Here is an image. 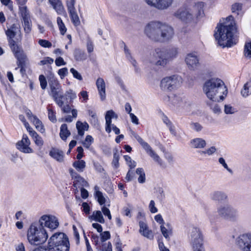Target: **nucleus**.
I'll list each match as a JSON object with an SVG mask.
<instances>
[{"label": "nucleus", "instance_id": "nucleus-1", "mask_svg": "<svg viewBox=\"0 0 251 251\" xmlns=\"http://www.w3.org/2000/svg\"><path fill=\"white\" fill-rule=\"evenodd\" d=\"M144 33L151 40L160 43L168 41L174 34L172 27L158 21L148 23L145 27Z\"/></svg>", "mask_w": 251, "mask_h": 251}, {"label": "nucleus", "instance_id": "nucleus-2", "mask_svg": "<svg viewBox=\"0 0 251 251\" xmlns=\"http://www.w3.org/2000/svg\"><path fill=\"white\" fill-rule=\"evenodd\" d=\"M233 16L230 15L226 19L225 24L217 25V31L214 34V36L220 46L230 47L235 44L233 41L236 27L233 25Z\"/></svg>", "mask_w": 251, "mask_h": 251}, {"label": "nucleus", "instance_id": "nucleus-3", "mask_svg": "<svg viewBox=\"0 0 251 251\" xmlns=\"http://www.w3.org/2000/svg\"><path fill=\"white\" fill-rule=\"evenodd\" d=\"M203 90L207 97L213 101L223 100L227 92L224 82L218 78H212L206 81Z\"/></svg>", "mask_w": 251, "mask_h": 251}, {"label": "nucleus", "instance_id": "nucleus-4", "mask_svg": "<svg viewBox=\"0 0 251 251\" xmlns=\"http://www.w3.org/2000/svg\"><path fill=\"white\" fill-rule=\"evenodd\" d=\"M69 238L63 232H56L49 239L47 246L38 247L33 251H69Z\"/></svg>", "mask_w": 251, "mask_h": 251}, {"label": "nucleus", "instance_id": "nucleus-5", "mask_svg": "<svg viewBox=\"0 0 251 251\" xmlns=\"http://www.w3.org/2000/svg\"><path fill=\"white\" fill-rule=\"evenodd\" d=\"M48 238L47 231L39 223L30 225L27 231V239L30 244L39 246L45 243Z\"/></svg>", "mask_w": 251, "mask_h": 251}, {"label": "nucleus", "instance_id": "nucleus-6", "mask_svg": "<svg viewBox=\"0 0 251 251\" xmlns=\"http://www.w3.org/2000/svg\"><path fill=\"white\" fill-rule=\"evenodd\" d=\"M48 79L50 89V96L53 98L56 103L61 105L62 102L59 99H63L64 95L60 83L53 74H50Z\"/></svg>", "mask_w": 251, "mask_h": 251}, {"label": "nucleus", "instance_id": "nucleus-7", "mask_svg": "<svg viewBox=\"0 0 251 251\" xmlns=\"http://www.w3.org/2000/svg\"><path fill=\"white\" fill-rule=\"evenodd\" d=\"M182 82L181 77L173 75L163 78L160 82V88L164 91H172L179 87Z\"/></svg>", "mask_w": 251, "mask_h": 251}, {"label": "nucleus", "instance_id": "nucleus-8", "mask_svg": "<svg viewBox=\"0 0 251 251\" xmlns=\"http://www.w3.org/2000/svg\"><path fill=\"white\" fill-rule=\"evenodd\" d=\"M218 215L226 220L236 221L239 216L238 211L229 204L220 205L217 208Z\"/></svg>", "mask_w": 251, "mask_h": 251}, {"label": "nucleus", "instance_id": "nucleus-9", "mask_svg": "<svg viewBox=\"0 0 251 251\" xmlns=\"http://www.w3.org/2000/svg\"><path fill=\"white\" fill-rule=\"evenodd\" d=\"M20 32V27L16 25L13 24L9 28L5 31V34L7 37L9 46L13 53L19 51L23 50L21 48L16 44L14 38L16 35Z\"/></svg>", "mask_w": 251, "mask_h": 251}, {"label": "nucleus", "instance_id": "nucleus-10", "mask_svg": "<svg viewBox=\"0 0 251 251\" xmlns=\"http://www.w3.org/2000/svg\"><path fill=\"white\" fill-rule=\"evenodd\" d=\"M190 236L194 251H204L203 247V237L200 229L197 227H193Z\"/></svg>", "mask_w": 251, "mask_h": 251}, {"label": "nucleus", "instance_id": "nucleus-11", "mask_svg": "<svg viewBox=\"0 0 251 251\" xmlns=\"http://www.w3.org/2000/svg\"><path fill=\"white\" fill-rule=\"evenodd\" d=\"M134 137L137 140L142 148L145 150L147 153L150 155L154 161L156 162L159 165L162 164V160L158 155V154L152 149L150 145L144 141L143 139L138 135L134 133Z\"/></svg>", "mask_w": 251, "mask_h": 251}, {"label": "nucleus", "instance_id": "nucleus-12", "mask_svg": "<svg viewBox=\"0 0 251 251\" xmlns=\"http://www.w3.org/2000/svg\"><path fill=\"white\" fill-rule=\"evenodd\" d=\"M167 55L165 50L160 48L155 49L152 54L155 60L153 63L156 66L162 67L166 66L169 62Z\"/></svg>", "mask_w": 251, "mask_h": 251}, {"label": "nucleus", "instance_id": "nucleus-13", "mask_svg": "<svg viewBox=\"0 0 251 251\" xmlns=\"http://www.w3.org/2000/svg\"><path fill=\"white\" fill-rule=\"evenodd\" d=\"M43 227L46 226L54 229L58 227L59 222L57 218L52 215H44L41 217L38 222Z\"/></svg>", "mask_w": 251, "mask_h": 251}, {"label": "nucleus", "instance_id": "nucleus-14", "mask_svg": "<svg viewBox=\"0 0 251 251\" xmlns=\"http://www.w3.org/2000/svg\"><path fill=\"white\" fill-rule=\"evenodd\" d=\"M236 242L243 251H251V233L239 235L237 238Z\"/></svg>", "mask_w": 251, "mask_h": 251}, {"label": "nucleus", "instance_id": "nucleus-15", "mask_svg": "<svg viewBox=\"0 0 251 251\" xmlns=\"http://www.w3.org/2000/svg\"><path fill=\"white\" fill-rule=\"evenodd\" d=\"M175 16L185 23H190L194 19L193 14L189 9L180 8L177 10L174 14Z\"/></svg>", "mask_w": 251, "mask_h": 251}, {"label": "nucleus", "instance_id": "nucleus-16", "mask_svg": "<svg viewBox=\"0 0 251 251\" xmlns=\"http://www.w3.org/2000/svg\"><path fill=\"white\" fill-rule=\"evenodd\" d=\"M15 57L17 58V64L18 67L15 68L17 70L18 68H20V73L22 75H24L25 73V61L27 57L24 51L23 50L19 51L14 53Z\"/></svg>", "mask_w": 251, "mask_h": 251}, {"label": "nucleus", "instance_id": "nucleus-17", "mask_svg": "<svg viewBox=\"0 0 251 251\" xmlns=\"http://www.w3.org/2000/svg\"><path fill=\"white\" fill-rule=\"evenodd\" d=\"M150 6L159 10H164L170 7L173 0H145Z\"/></svg>", "mask_w": 251, "mask_h": 251}, {"label": "nucleus", "instance_id": "nucleus-18", "mask_svg": "<svg viewBox=\"0 0 251 251\" xmlns=\"http://www.w3.org/2000/svg\"><path fill=\"white\" fill-rule=\"evenodd\" d=\"M185 61L189 69L190 70H196L200 65L199 57L196 52L187 54Z\"/></svg>", "mask_w": 251, "mask_h": 251}, {"label": "nucleus", "instance_id": "nucleus-19", "mask_svg": "<svg viewBox=\"0 0 251 251\" xmlns=\"http://www.w3.org/2000/svg\"><path fill=\"white\" fill-rule=\"evenodd\" d=\"M30 144V142L27 136L24 134L22 139L17 143L16 147L18 150L24 153H31L33 152V150L29 147Z\"/></svg>", "mask_w": 251, "mask_h": 251}, {"label": "nucleus", "instance_id": "nucleus-20", "mask_svg": "<svg viewBox=\"0 0 251 251\" xmlns=\"http://www.w3.org/2000/svg\"><path fill=\"white\" fill-rule=\"evenodd\" d=\"M118 117V115L112 110L106 112L105 117L106 121L105 131L107 133H109L111 131V127L113 125L112 124V119L115 118L117 119Z\"/></svg>", "mask_w": 251, "mask_h": 251}, {"label": "nucleus", "instance_id": "nucleus-21", "mask_svg": "<svg viewBox=\"0 0 251 251\" xmlns=\"http://www.w3.org/2000/svg\"><path fill=\"white\" fill-rule=\"evenodd\" d=\"M96 86L102 101L106 99L105 83L102 78L99 77L96 81Z\"/></svg>", "mask_w": 251, "mask_h": 251}, {"label": "nucleus", "instance_id": "nucleus-22", "mask_svg": "<svg viewBox=\"0 0 251 251\" xmlns=\"http://www.w3.org/2000/svg\"><path fill=\"white\" fill-rule=\"evenodd\" d=\"M203 6L204 3L203 2H198L189 10L193 14L194 17H196L198 18L202 16L203 14Z\"/></svg>", "mask_w": 251, "mask_h": 251}, {"label": "nucleus", "instance_id": "nucleus-23", "mask_svg": "<svg viewBox=\"0 0 251 251\" xmlns=\"http://www.w3.org/2000/svg\"><path fill=\"white\" fill-rule=\"evenodd\" d=\"M49 1L58 14L62 15L65 13L61 0H49Z\"/></svg>", "mask_w": 251, "mask_h": 251}, {"label": "nucleus", "instance_id": "nucleus-24", "mask_svg": "<svg viewBox=\"0 0 251 251\" xmlns=\"http://www.w3.org/2000/svg\"><path fill=\"white\" fill-rule=\"evenodd\" d=\"M210 198L213 201L221 202L227 199V195L224 192L216 191L210 194Z\"/></svg>", "mask_w": 251, "mask_h": 251}, {"label": "nucleus", "instance_id": "nucleus-25", "mask_svg": "<svg viewBox=\"0 0 251 251\" xmlns=\"http://www.w3.org/2000/svg\"><path fill=\"white\" fill-rule=\"evenodd\" d=\"M139 225L140 226V233L145 237L150 238L152 236V232L151 230H149L147 224L143 221H140L139 222Z\"/></svg>", "mask_w": 251, "mask_h": 251}, {"label": "nucleus", "instance_id": "nucleus-26", "mask_svg": "<svg viewBox=\"0 0 251 251\" xmlns=\"http://www.w3.org/2000/svg\"><path fill=\"white\" fill-rule=\"evenodd\" d=\"M50 155L56 161L62 162L63 161L64 153L58 149H52L49 153Z\"/></svg>", "mask_w": 251, "mask_h": 251}, {"label": "nucleus", "instance_id": "nucleus-27", "mask_svg": "<svg viewBox=\"0 0 251 251\" xmlns=\"http://www.w3.org/2000/svg\"><path fill=\"white\" fill-rule=\"evenodd\" d=\"M232 13L239 18L241 17L243 14V5L241 3H235L231 6Z\"/></svg>", "mask_w": 251, "mask_h": 251}, {"label": "nucleus", "instance_id": "nucleus-28", "mask_svg": "<svg viewBox=\"0 0 251 251\" xmlns=\"http://www.w3.org/2000/svg\"><path fill=\"white\" fill-rule=\"evenodd\" d=\"M89 127V125L86 122L82 123L80 121H77L76 123V127L78 131V134L81 136L84 135V131L88 130Z\"/></svg>", "mask_w": 251, "mask_h": 251}, {"label": "nucleus", "instance_id": "nucleus-29", "mask_svg": "<svg viewBox=\"0 0 251 251\" xmlns=\"http://www.w3.org/2000/svg\"><path fill=\"white\" fill-rule=\"evenodd\" d=\"M192 147L197 149L204 148L206 145L205 141L201 138H197L191 141Z\"/></svg>", "mask_w": 251, "mask_h": 251}, {"label": "nucleus", "instance_id": "nucleus-30", "mask_svg": "<svg viewBox=\"0 0 251 251\" xmlns=\"http://www.w3.org/2000/svg\"><path fill=\"white\" fill-rule=\"evenodd\" d=\"M74 56L75 59L78 61H82L87 59V54L84 51L79 49H76L74 51Z\"/></svg>", "mask_w": 251, "mask_h": 251}, {"label": "nucleus", "instance_id": "nucleus-31", "mask_svg": "<svg viewBox=\"0 0 251 251\" xmlns=\"http://www.w3.org/2000/svg\"><path fill=\"white\" fill-rule=\"evenodd\" d=\"M71 135V132L68 130L67 124H63L60 127L59 135L61 139L66 141Z\"/></svg>", "mask_w": 251, "mask_h": 251}, {"label": "nucleus", "instance_id": "nucleus-32", "mask_svg": "<svg viewBox=\"0 0 251 251\" xmlns=\"http://www.w3.org/2000/svg\"><path fill=\"white\" fill-rule=\"evenodd\" d=\"M89 218L101 224H103L105 222L102 213L99 210L94 211L92 215L89 217Z\"/></svg>", "mask_w": 251, "mask_h": 251}, {"label": "nucleus", "instance_id": "nucleus-33", "mask_svg": "<svg viewBox=\"0 0 251 251\" xmlns=\"http://www.w3.org/2000/svg\"><path fill=\"white\" fill-rule=\"evenodd\" d=\"M88 185V183L81 176L74 180L73 184L74 187H75L76 189L87 187Z\"/></svg>", "mask_w": 251, "mask_h": 251}, {"label": "nucleus", "instance_id": "nucleus-34", "mask_svg": "<svg viewBox=\"0 0 251 251\" xmlns=\"http://www.w3.org/2000/svg\"><path fill=\"white\" fill-rule=\"evenodd\" d=\"M94 189L95 191V196L98 202L101 205L104 204L105 202V199L103 197L102 192L99 191V187L96 185L95 186Z\"/></svg>", "mask_w": 251, "mask_h": 251}, {"label": "nucleus", "instance_id": "nucleus-35", "mask_svg": "<svg viewBox=\"0 0 251 251\" xmlns=\"http://www.w3.org/2000/svg\"><path fill=\"white\" fill-rule=\"evenodd\" d=\"M34 125L36 128L41 133H44L45 129L42 122L37 118V117L34 116L33 119L30 121Z\"/></svg>", "mask_w": 251, "mask_h": 251}, {"label": "nucleus", "instance_id": "nucleus-36", "mask_svg": "<svg viewBox=\"0 0 251 251\" xmlns=\"http://www.w3.org/2000/svg\"><path fill=\"white\" fill-rule=\"evenodd\" d=\"M167 57L169 61L176 57L178 54V49L176 47H172L168 50H166Z\"/></svg>", "mask_w": 251, "mask_h": 251}, {"label": "nucleus", "instance_id": "nucleus-37", "mask_svg": "<svg viewBox=\"0 0 251 251\" xmlns=\"http://www.w3.org/2000/svg\"><path fill=\"white\" fill-rule=\"evenodd\" d=\"M73 166L78 172H82L86 167L85 162L83 160L75 161Z\"/></svg>", "mask_w": 251, "mask_h": 251}, {"label": "nucleus", "instance_id": "nucleus-38", "mask_svg": "<svg viewBox=\"0 0 251 251\" xmlns=\"http://www.w3.org/2000/svg\"><path fill=\"white\" fill-rule=\"evenodd\" d=\"M19 9L23 21L30 19L29 12L26 6H20Z\"/></svg>", "mask_w": 251, "mask_h": 251}, {"label": "nucleus", "instance_id": "nucleus-39", "mask_svg": "<svg viewBox=\"0 0 251 251\" xmlns=\"http://www.w3.org/2000/svg\"><path fill=\"white\" fill-rule=\"evenodd\" d=\"M69 14L72 22L73 23L74 25L75 26L79 25L80 24V21L76 11H75L72 13H69Z\"/></svg>", "mask_w": 251, "mask_h": 251}, {"label": "nucleus", "instance_id": "nucleus-40", "mask_svg": "<svg viewBox=\"0 0 251 251\" xmlns=\"http://www.w3.org/2000/svg\"><path fill=\"white\" fill-rule=\"evenodd\" d=\"M57 23L60 32L62 35H64L67 31V28L63 22L61 18L58 17L57 18Z\"/></svg>", "mask_w": 251, "mask_h": 251}, {"label": "nucleus", "instance_id": "nucleus-41", "mask_svg": "<svg viewBox=\"0 0 251 251\" xmlns=\"http://www.w3.org/2000/svg\"><path fill=\"white\" fill-rule=\"evenodd\" d=\"M75 0H68L66 1V6L68 11L69 13L76 11L75 7Z\"/></svg>", "mask_w": 251, "mask_h": 251}, {"label": "nucleus", "instance_id": "nucleus-42", "mask_svg": "<svg viewBox=\"0 0 251 251\" xmlns=\"http://www.w3.org/2000/svg\"><path fill=\"white\" fill-rule=\"evenodd\" d=\"M119 155L118 153V150H115V151H114V154H113V159L112 164V165L116 169L118 168L119 166Z\"/></svg>", "mask_w": 251, "mask_h": 251}, {"label": "nucleus", "instance_id": "nucleus-43", "mask_svg": "<svg viewBox=\"0 0 251 251\" xmlns=\"http://www.w3.org/2000/svg\"><path fill=\"white\" fill-rule=\"evenodd\" d=\"M24 30L26 33H29L32 28L31 21L30 19L23 21Z\"/></svg>", "mask_w": 251, "mask_h": 251}, {"label": "nucleus", "instance_id": "nucleus-44", "mask_svg": "<svg viewBox=\"0 0 251 251\" xmlns=\"http://www.w3.org/2000/svg\"><path fill=\"white\" fill-rule=\"evenodd\" d=\"M160 230L162 234L164 237L167 240L170 239V235L172 234V231L171 230L167 229L164 225L160 226Z\"/></svg>", "mask_w": 251, "mask_h": 251}, {"label": "nucleus", "instance_id": "nucleus-45", "mask_svg": "<svg viewBox=\"0 0 251 251\" xmlns=\"http://www.w3.org/2000/svg\"><path fill=\"white\" fill-rule=\"evenodd\" d=\"M48 118L49 120L53 123L56 122L57 120L56 118V112L52 109L48 108Z\"/></svg>", "mask_w": 251, "mask_h": 251}, {"label": "nucleus", "instance_id": "nucleus-46", "mask_svg": "<svg viewBox=\"0 0 251 251\" xmlns=\"http://www.w3.org/2000/svg\"><path fill=\"white\" fill-rule=\"evenodd\" d=\"M62 99H59V100L62 102V103L61 104V105H59L58 103H56V104L61 108L62 111L64 113H70L71 110V107L70 106V105L69 104L64 105V101H63Z\"/></svg>", "mask_w": 251, "mask_h": 251}, {"label": "nucleus", "instance_id": "nucleus-47", "mask_svg": "<svg viewBox=\"0 0 251 251\" xmlns=\"http://www.w3.org/2000/svg\"><path fill=\"white\" fill-rule=\"evenodd\" d=\"M124 158L127 162L128 166L130 167V169H132L136 167V162L134 160H132L131 157L129 156L125 155Z\"/></svg>", "mask_w": 251, "mask_h": 251}, {"label": "nucleus", "instance_id": "nucleus-48", "mask_svg": "<svg viewBox=\"0 0 251 251\" xmlns=\"http://www.w3.org/2000/svg\"><path fill=\"white\" fill-rule=\"evenodd\" d=\"M216 151V149L215 147L212 146L210 148L204 151H198V152L201 155H203L205 154H207L208 155H211L213 154Z\"/></svg>", "mask_w": 251, "mask_h": 251}, {"label": "nucleus", "instance_id": "nucleus-49", "mask_svg": "<svg viewBox=\"0 0 251 251\" xmlns=\"http://www.w3.org/2000/svg\"><path fill=\"white\" fill-rule=\"evenodd\" d=\"M39 80L41 88L43 90H45L47 86V81L45 76L43 75H40Z\"/></svg>", "mask_w": 251, "mask_h": 251}, {"label": "nucleus", "instance_id": "nucleus-50", "mask_svg": "<svg viewBox=\"0 0 251 251\" xmlns=\"http://www.w3.org/2000/svg\"><path fill=\"white\" fill-rule=\"evenodd\" d=\"M244 54L246 57L251 58V43H248L245 44Z\"/></svg>", "mask_w": 251, "mask_h": 251}, {"label": "nucleus", "instance_id": "nucleus-51", "mask_svg": "<svg viewBox=\"0 0 251 251\" xmlns=\"http://www.w3.org/2000/svg\"><path fill=\"white\" fill-rule=\"evenodd\" d=\"M100 241L101 242H104L105 241L109 239L111 237L110 232L108 231H105L100 232Z\"/></svg>", "mask_w": 251, "mask_h": 251}, {"label": "nucleus", "instance_id": "nucleus-52", "mask_svg": "<svg viewBox=\"0 0 251 251\" xmlns=\"http://www.w3.org/2000/svg\"><path fill=\"white\" fill-rule=\"evenodd\" d=\"M219 162L225 168L229 173L231 174H233L232 170L229 168L227 165L226 164L225 159L223 157L219 158Z\"/></svg>", "mask_w": 251, "mask_h": 251}, {"label": "nucleus", "instance_id": "nucleus-53", "mask_svg": "<svg viewBox=\"0 0 251 251\" xmlns=\"http://www.w3.org/2000/svg\"><path fill=\"white\" fill-rule=\"evenodd\" d=\"M39 44L44 48H50L51 47V43L46 40L44 39H40L38 41Z\"/></svg>", "mask_w": 251, "mask_h": 251}, {"label": "nucleus", "instance_id": "nucleus-54", "mask_svg": "<svg viewBox=\"0 0 251 251\" xmlns=\"http://www.w3.org/2000/svg\"><path fill=\"white\" fill-rule=\"evenodd\" d=\"M190 126L192 129L197 132L201 131L202 128L201 125L198 123H192Z\"/></svg>", "mask_w": 251, "mask_h": 251}, {"label": "nucleus", "instance_id": "nucleus-55", "mask_svg": "<svg viewBox=\"0 0 251 251\" xmlns=\"http://www.w3.org/2000/svg\"><path fill=\"white\" fill-rule=\"evenodd\" d=\"M135 173L132 171V169H130L126 174L125 178L127 181H130L135 177Z\"/></svg>", "mask_w": 251, "mask_h": 251}, {"label": "nucleus", "instance_id": "nucleus-56", "mask_svg": "<svg viewBox=\"0 0 251 251\" xmlns=\"http://www.w3.org/2000/svg\"><path fill=\"white\" fill-rule=\"evenodd\" d=\"M70 72L73 74V76L75 78L79 80H82V77L81 75L79 73H78L74 68H71L70 69Z\"/></svg>", "mask_w": 251, "mask_h": 251}, {"label": "nucleus", "instance_id": "nucleus-57", "mask_svg": "<svg viewBox=\"0 0 251 251\" xmlns=\"http://www.w3.org/2000/svg\"><path fill=\"white\" fill-rule=\"evenodd\" d=\"M65 95L70 100H74L76 98V94L72 89H69L66 92Z\"/></svg>", "mask_w": 251, "mask_h": 251}, {"label": "nucleus", "instance_id": "nucleus-58", "mask_svg": "<svg viewBox=\"0 0 251 251\" xmlns=\"http://www.w3.org/2000/svg\"><path fill=\"white\" fill-rule=\"evenodd\" d=\"M235 108H233L231 105H225V112L226 114H233L235 112Z\"/></svg>", "mask_w": 251, "mask_h": 251}, {"label": "nucleus", "instance_id": "nucleus-59", "mask_svg": "<svg viewBox=\"0 0 251 251\" xmlns=\"http://www.w3.org/2000/svg\"><path fill=\"white\" fill-rule=\"evenodd\" d=\"M53 62V59L49 57H47L44 58V59L40 61L39 64L41 65H44L47 64H51Z\"/></svg>", "mask_w": 251, "mask_h": 251}, {"label": "nucleus", "instance_id": "nucleus-60", "mask_svg": "<svg viewBox=\"0 0 251 251\" xmlns=\"http://www.w3.org/2000/svg\"><path fill=\"white\" fill-rule=\"evenodd\" d=\"M149 207L151 213H155L157 212V209L155 206V202L154 201H151Z\"/></svg>", "mask_w": 251, "mask_h": 251}, {"label": "nucleus", "instance_id": "nucleus-61", "mask_svg": "<svg viewBox=\"0 0 251 251\" xmlns=\"http://www.w3.org/2000/svg\"><path fill=\"white\" fill-rule=\"evenodd\" d=\"M68 69L67 68L60 69L58 71V74L61 78H64L68 74Z\"/></svg>", "mask_w": 251, "mask_h": 251}, {"label": "nucleus", "instance_id": "nucleus-62", "mask_svg": "<svg viewBox=\"0 0 251 251\" xmlns=\"http://www.w3.org/2000/svg\"><path fill=\"white\" fill-rule=\"evenodd\" d=\"M82 211L86 214H89L90 211V207L89 204L86 202H83L82 204Z\"/></svg>", "mask_w": 251, "mask_h": 251}, {"label": "nucleus", "instance_id": "nucleus-63", "mask_svg": "<svg viewBox=\"0 0 251 251\" xmlns=\"http://www.w3.org/2000/svg\"><path fill=\"white\" fill-rule=\"evenodd\" d=\"M33 140L35 144L40 147H42L44 144L43 140L42 138L39 135L36 137V138Z\"/></svg>", "mask_w": 251, "mask_h": 251}, {"label": "nucleus", "instance_id": "nucleus-64", "mask_svg": "<svg viewBox=\"0 0 251 251\" xmlns=\"http://www.w3.org/2000/svg\"><path fill=\"white\" fill-rule=\"evenodd\" d=\"M55 63L57 66L65 65L66 64V63L64 61L63 58L61 57H59L57 58L55 60Z\"/></svg>", "mask_w": 251, "mask_h": 251}]
</instances>
